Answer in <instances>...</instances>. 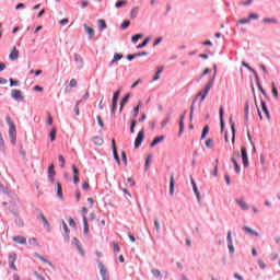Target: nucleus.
I'll list each match as a JSON object with an SVG mask.
<instances>
[{
	"instance_id": "f257e3e1",
	"label": "nucleus",
	"mask_w": 280,
	"mask_h": 280,
	"mask_svg": "<svg viewBox=\"0 0 280 280\" xmlns=\"http://www.w3.org/2000/svg\"><path fill=\"white\" fill-rule=\"evenodd\" d=\"M5 121L9 126V136L11 138V142L14 145L16 143V126H14V122L12 121V118H10V116L5 117Z\"/></svg>"
},
{
	"instance_id": "f03ea898",
	"label": "nucleus",
	"mask_w": 280,
	"mask_h": 280,
	"mask_svg": "<svg viewBox=\"0 0 280 280\" xmlns=\"http://www.w3.org/2000/svg\"><path fill=\"white\" fill-rule=\"evenodd\" d=\"M98 270L103 280H110V277L108 276V270L106 269V266H104L102 262H98Z\"/></svg>"
},
{
	"instance_id": "7ed1b4c3",
	"label": "nucleus",
	"mask_w": 280,
	"mask_h": 280,
	"mask_svg": "<svg viewBox=\"0 0 280 280\" xmlns=\"http://www.w3.org/2000/svg\"><path fill=\"white\" fill-rule=\"evenodd\" d=\"M241 156L244 167H248V151H246V147L241 148Z\"/></svg>"
},
{
	"instance_id": "20e7f679",
	"label": "nucleus",
	"mask_w": 280,
	"mask_h": 280,
	"mask_svg": "<svg viewBox=\"0 0 280 280\" xmlns=\"http://www.w3.org/2000/svg\"><path fill=\"white\" fill-rule=\"evenodd\" d=\"M211 86H213V82H210L208 83L206 86H205V90L199 92L198 95L201 96V102H205V98L207 97V95H209V91H211Z\"/></svg>"
},
{
	"instance_id": "39448f33",
	"label": "nucleus",
	"mask_w": 280,
	"mask_h": 280,
	"mask_svg": "<svg viewBox=\"0 0 280 280\" xmlns=\"http://www.w3.org/2000/svg\"><path fill=\"white\" fill-rule=\"evenodd\" d=\"M237 158H240V152L233 153L231 161L235 167L236 174H240L241 168H240V164H237Z\"/></svg>"
},
{
	"instance_id": "423d86ee",
	"label": "nucleus",
	"mask_w": 280,
	"mask_h": 280,
	"mask_svg": "<svg viewBox=\"0 0 280 280\" xmlns=\"http://www.w3.org/2000/svg\"><path fill=\"white\" fill-rule=\"evenodd\" d=\"M11 97L13 100H21V101L24 100L23 92L21 90H12L11 91Z\"/></svg>"
},
{
	"instance_id": "0eeeda50",
	"label": "nucleus",
	"mask_w": 280,
	"mask_h": 280,
	"mask_svg": "<svg viewBox=\"0 0 280 280\" xmlns=\"http://www.w3.org/2000/svg\"><path fill=\"white\" fill-rule=\"evenodd\" d=\"M121 91H116L114 93V96H113V100H112V103H113V106H112V112L115 113V108H117V101L119 100V95H120Z\"/></svg>"
},
{
	"instance_id": "6e6552de",
	"label": "nucleus",
	"mask_w": 280,
	"mask_h": 280,
	"mask_svg": "<svg viewBox=\"0 0 280 280\" xmlns=\"http://www.w3.org/2000/svg\"><path fill=\"white\" fill-rule=\"evenodd\" d=\"M14 261H16V254L15 253L9 255V266L13 270H18L16 265H14Z\"/></svg>"
},
{
	"instance_id": "1a4fd4ad",
	"label": "nucleus",
	"mask_w": 280,
	"mask_h": 280,
	"mask_svg": "<svg viewBox=\"0 0 280 280\" xmlns=\"http://www.w3.org/2000/svg\"><path fill=\"white\" fill-rule=\"evenodd\" d=\"M83 27H84L86 34L89 35L90 40H93V36H95V30H93L92 27H90L86 24H84Z\"/></svg>"
},
{
	"instance_id": "9d476101",
	"label": "nucleus",
	"mask_w": 280,
	"mask_h": 280,
	"mask_svg": "<svg viewBox=\"0 0 280 280\" xmlns=\"http://www.w3.org/2000/svg\"><path fill=\"white\" fill-rule=\"evenodd\" d=\"M56 176V170L54 167V164L48 166V178L54 183V177Z\"/></svg>"
},
{
	"instance_id": "9b49d317",
	"label": "nucleus",
	"mask_w": 280,
	"mask_h": 280,
	"mask_svg": "<svg viewBox=\"0 0 280 280\" xmlns=\"http://www.w3.org/2000/svg\"><path fill=\"white\" fill-rule=\"evenodd\" d=\"M261 110L266 117V119H270V112L268 110V106H266V102L261 101Z\"/></svg>"
},
{
	"instance_id": "f8f14e48",
	"label": "nucleus",
	"mask_w": 280,
	"mask_h": 280,
	"mask_svg": "<svg viewBox=\"0 0 280 280\" xmlns=\"http://www.w3.org/2000/svg\"><path fill=\"white\" fill-rule=\"evenodd\" d=\"M9 58L11 60H19V49H16V47H13L10 55H9Z\"/></svg>"
},
{
	"instance_id": "ddd939ff",
	"label": "nucleus",
	"mask_w": 280,
	"mask_h": 280,
	"mask_svg": "<svg viewBox=\"0 0 280 280\" xmlns=\"http://www.w3.org/2000/svg\"><path fill=\"white\" fill-rule=\"evenodd\" d=\"M13 242H16V244H27V238L22 235H18L13 236Z\"/></svg>"
},
{
	"instance_id": "4468645a",
	"label": "nucleus",
	"mask_w": 280,
	"mask_h": 280,
	"mask_svg": "<svg viewBox=\"0 0 280 280\" xmlns=\"http://www.w3.org/2000/svg\"><path fill=\"white\" fill-rule=\"evenodd\" d=\"M236 203L241 207V209H243V211H248V203H246L244 199H237Z\"/></svg>"
},
{
	"instance_id": "2eb2a0df",
	"label": "nucleus",
	"mask_w": 280,
	"mask_h": 280,
	"mask_svg": "<svg viewBox=\"0 0 280 280\" xmlns=\"http://www.w3.org/2000/svg\"><path fill=\"white\" fill-rule=\"evenodd\" d=\"M243 230L246 231L249 235H254L255 237H259V233H257L255 230L248 228V226H243Z\"/></svg>"
},
{
	"instance_id": "dca6fc26",
	"label": "nucleus",
	"mask_w": 280,
	"mask_h": 280,
	"mask_svg": "<svg viewBox=\"0 0 280 280\" xmlns=\"http://www.w3.org/2000/svg\"><path fill=\"white\" fill-rule=\"evenodd\" d=\"M220 121H221V130H224V107H220Z\"/></svg>"
},
{
	"instance_id": "f3484780",
	"label": "nucleus",
	"mask_w": 280,
	"mask_h": 280,
	"mask_svg": "<svg viewBox=\"0 0 280 280\" xmlns=\"http://www.w3.org/2000/svg\"><path fill=\"white\" fill-rule=\"evenodd\" d=\"M164 139H165V136L156 137V138L151 142V148H154V145H159V143H161V141H163Z\"/></svg>"
},
{
	"instance_id": "a211bd4d",
	"label": "nucleus",
	"mask_w": 280,
	"mask_h": 280,
	"mask_svg": "<svg viewBox=\"0 0 280 280\" xmlns=\"http://www.w3.org/2000/svg\"><path fill=\"white\" fill-rule=\"evenodd\" d=\"M121 58H124V55L115 54L114 59L109 63V67H113V65H115V62H119V60H121Z\"/></svg>"
},
{
	"instance_id": "6ab92c4d",
	"label": "nucleus",
	"mask_w": 280,
	"mask_h": 280,
	"mask_svg": "<svg viewBox=\"0 0 280 280\" xmlns=\"http://www.w3.org/2000/svg\"><path fill=\"white\" fill-rule=\"evenodd\" d=\"M93 142L95 143V145H104V138L96 136L93 138Z\"/></svg>"
},
{
	"instance_id": "aec40b11",
	"label": "nucleus",
	"mask_w": 280,
	"mask_h": 280,
	"mask_svg": "<svg viewBox=\"0 0 280 280\" xmlns=\"http://www.w3.org/2000/svg\"><path fill=\"white\" fill-rule=\"evenodd\" d=\"M39 219L42 220L44 226L46 229H49V221H47V218H45V214H43V212L39 213Z\"/></svg>"
},
{
	"instance_id": "412c9836",
	"label": "nucleus",
	"mask_w": 280,
	"mask_h": 280,
	"mask_svg": "<svg viewBox=\"0 0 280 280\" xmlns=\"http://www.w3.org/2000/svg\"><path fill=\"white\" fill-rule=\"evenodd\" d=\"M183 130H185V115H183L179 120V135H183Z\"/></svg>"
},
{
	"instance_id": "4be33fe9",
	"label": "nucleus",
	"mask_w": 280,
	"mask_h": 280,
	"mask_svg": "<svg viewBox=\"0 0 280 280\" xmlns=\"http://www.w3.org/2000/svg\"><path fill=\"white\" fill-rule=\"evenodd\" d=\"M139 145H141V131L138 132L137 138L135 140L136 150H138Z\"/></svg>"
},
{
	"instance_id": "5701e85b",
	"label": "nucleus",
	"mask_w": 280,
	"mask_h": 280,
	"mask_svg": "<svg viewBox=\"0 0 280 280\" xmlns=\"http://www.w3.org/2000/svg\"><path fill=\"white\" fill-rule=\"evenodd\" d=\"M174 185H175L174 175H172L171 176V182H170V194H171V196H174Z\"/></svg>"
},
{
	"instance_id": "b1692460",
	"label": "nucleus",
	"mask_w": 280,
	"mask_h": 280,
	"mask_svg": "<svg viewBox=\"0 0 280 280\" xmlns=\"http://www.w3.org/2000/svg\"><path fill=\"white\" fill-rule=\"evenodd\" d=\"M151 272H152L153 277H156V279L163 278V275L161 273V270H159V269H152Z\"/></svg>"
},
{
	"instance_id": "393cba45",
	"label": "nucleus",
	"mask_w": 280,
	"mask_h": 280,
	"mask_svg": "<svg viewBox=\"0 0 280 280\" xmlns=\"http://www.w3.org/2000/svg\"><path fill=\"white\" fill-rule=\"evenodd\" d=\"M97 23H98V27H100L101 32L106 30L107 25H106L105 20H98Z\"/></svg>"
},
{
	"instance_id": "a878e982",
	"label": "nucleus",
	"mask_w": 280,
	"mask_h": 280,
	"mask_svg": "<svg viewBox=\"0 0 280 280\" xmlns=\"http://www.w3.org/2000/svg\"><path fill=\"white\" fill-rule=\"evenodd\" d=\"M128 100H130V94H126V96L122 98V101L120 103V110H124V106L126 105Z\"/></svg>"
},
{
	"instance_id": "bb28decb",
	"label": "nucleus",
	"mask_w": 280,
	"mask_h": 280,
	"mask_svg": "<svg viewBox=\"0 0 280 280\" xmlns=\"http://www.w3.org/2000/svg\"><path fill=\"white\" fill-rule=\"evenodd\" d=\"M115 5H116V8H124L125 5H128V1L118 0Z\"/></svg>"
},
{
	"instance_id": "cd10ccee",
	"label": "nucleus",
	"mask_w": 280,
	"mask_h": 280,
	"mask_svg": "<svg viewBox=\"0 0 280 280\" xmlns=\"http://www.w3.org/2000/svg\"><path fill=\"white\" fill-rule=\"evenodd\" d=\"M152 164V155H149L145 160L144 170H149Z\"/></svg>"
},
{
	"instance_id": "c85d7f7f",
	"label": "nucleus",
	"mask_w": 280,
	"mask_h": 280,
	"mask_svg": "<svg viewBox=\"0 0 280 280\" xmlns=\"http://www.w3.org/2000/svg\"><path fill=\"white\" fill-rule=\"evenodd\" d=\"M271 86H272L273 97H279V90L277 89V85L275 84V82L271 83Z\"/></svg>"
},
{
	"instance_id": "c756f323",
	"label": "nucleus",
	"mask_w": 280,
	"mask_h": 280,
	"mask_svg": "<svg viewBox=\"0 0 280 280\" xmlns=\"http://www.w3.org/2000/svg\"><path fill=\"white\" fill-rule=\"evenodd\" d=\"M57 196L62 198V185L60 183H57Z\"/></svg>"
},
{
	"instance_id": "7c9ffc66",
	"label": "nucleus",
	"mask_w": 280,
	"mask_h": 280,
	"mask_svg": "<svg viewBox=\"0 0 280 280\" xmlns=\"http://www.w3.org/2000/svg\"><path fill=\"white\" fill-rule=\"evenodd\" d=\"M207 135H209V126L208 125L203 127V130L201 133V139H206Z\"/></svg>"
},
{
	"instance_id": "2f4dec72",
	"label": "nucleus",
	"mask_w": 280,
	"mask_h": 280,
	"mask_svg": "<svg viewBox=\"0 0 280 280\" xmlns=\"http://www.w3.org/2000/svg\"><path fill=\"white\" fill-rule=\"evenodd\" d=\"M83 225H84V229H83L84 234L89 235V221L86 220V218H84Z\"/></svg>"
},
{
	"instance_id": "473e14b6",
	"label": "nucleus",
	"mask_w": 280,
	"mask_h": 280,
	"mask_svg": "<svg viewBox=\"0 0 280 280\" xmlns=\"http://www.w3.org/2000/svg\"><path fill=\"white\" fill-rule=\"evenodd\" d=\"M231 130H232V143H235V124L234 122L231 125Z\"/></svg>"
},
{
	"instance_id": "72a5a7b5",
	"label": "nucleus",
	"mask_w": 280,
	"mask_h": 280,
	"mask_svg": "<svg viewBox=\"0 0 280 280\" xmlns=\"http://www.w3.org/2000/svg\"><path fill=\"white\" fill-rule=\"evenodd\" d=\"M136 126H137V120L132 119L131 124H130V132H131V135H133Z\"/></svg>"
},
{
	"instance_id": "f704fd0d",
	"label": "nucleus",
	"mask_w": 280,
	"mask_h": 280,
	"mask_svg": "<svg viewBox=\"0 0 280 280\" xmlns=\"http://www.w3.org/2000/svg\"><path fill=\"white\" fill-rule=\"evenodd\" d=\"M88 213H89V209H86V207H82L81 208V215L83 218V221H84V218H86Z\"/></svg>"
},
{
	"instance_id": "c9c22d12",
	"label": "nucleus",
	"mask_w": 280,
	"mask_h": 280,
	"mask_svg": "<svg viewBox=\"0 0 280 280\" xmlns=\"http://www.w3.org/2000/svg\"><path fill=\"white\" fill-rule=\"evenodd\" d=\"M262 21H264V23H275V24L279 23V21L277 19H268V18H266Z\"/></svg>"
},
{
	"instance_id": "e433bc0d",
	"label": "nucleus",
	"mask_w": 280,
	"mask_h": 280,
	"mask_svg": "<svg viewBox=\"0 0 280 280\" xmlns=\"http://www.w3.org/2000/svg\"><path fill=\"white\" fill-rule=\"evenodd\" d=\"M80 103H81V101H78L74 106V113L77 116L80 115Z\"/></svg>"
},
{
	"instance_id": "4c0bfd02",
	"label": "nucleus",
	"mask_w": 280,
	"mask_h": 280,
	"mask_svg": "<svg viewBox=\"0 0 280 280\" xmlns=\"http://www.w3.org/2000/svg\"><path fill=\"white\" fill-rule=\"evenodd\" d=\"M206 148H209V149L213 148V139L206 140Z\"/></svg>"
},
{
	"instance_id": "58836bf2",
	"label": "nucleus",
	"mask_w": 280,
	"mask_h": 280,
	"mask_svg": "<svg viewBox=\"0 0 280 280\" xmlns=\"http://www.w3.org/2000/svg\"><path fill=\"white\" fill-rule=\"evenodd\" d=\"M50 141H56V128H52L50 131Z\"/></svg>"
},
{
	"instance_id": "ea45409f",
	"label": "nucleus",
	"mask_w": 280,
	"mask_h": 280,
	"mask_svg": "<svg viewBox=\"0 0 280 280\" xmlns=\"http://www.w3.org/2000/svg\"><path fill=\"white\" fill-rule=\"evenodd\" d=\"M121 30H127V27H130V21L126 20L124 21V23L121 24Z\"/></svg>"
},
{
	"instance_id": "a19ab883",
	"label": "nucleus",
	"mask_w": 280,
	"mask_h": 280,
	"mask_svg": "<svg viewBox=\"0 0 280 280\" xmlns=\"http://www.w3.org/2000/svg\"><path fill=\"white\" fill-rule=\"evenodd\" d=\"M138 56H141V52L133 54V55H128L127 60H135V58H137Z\"/></svg>"
},
{
	"instance_id": "79ce46f5",
	"label": "nucleus",
	"mask_w": 280,
	"mask_h": 280,
	"mask_svg": "<svg viewBox=\"0 0 280 280\" xmlns=\"http://www.w3.org/2000/svg\"><path fill=\"white\" fill-rule=\"evenodd\" d=\"M113 248H114V253H119L121 250V248H119L118 243H113Z\"/></svg>"
},
{
	"instance_id": "37998d69",
	"label": "nucleus",
	"mask_w": 280,
	"mask_h": 280,
	"mask_svg": "<svg viewBox=\"0 0 280 280\" xmlns=\"http://www.w3.org/2000/svg\"><path fill=\"white\" fill-rule=\"evenodd\" d=\"M140 38H141V34H137L131 37V40L132 43H137L138 40H140Z\"/></svg>"
},
{
	"instance_id": "c03bdc74",
	"label": "nucleus",
	"mask_w": 280,
	"mask_h": 280,
	"mask_svg": "<svg viewBox=\"0 0 280 280\" xmlns=\"http://www.w3.org/2000/svg\"><path fill=\"white\" fill-rule=\"evenodd\" d=\"M96 119L98 121V126H101L102 130H104V121L102 120V116H97Z\"/></svg>"
},
{
	"instance_id": "a18cd8bd",
	"label": "nucleus",
	"mask_w": 280,
	"mask_h": 280,
	"mask_svg": "<svg viewBox=\"0 0 280 280\" xmlns=\"http://www.w3.org/2000/svg\"><path fill=\"white\" fill-rule=\"evenodd\" d=\"M82 189H83L84 191H89V189H91V186L88 184V182H84V183L82 184Z\"/></svg>"
},
{
	"instance_id": "49530a36",
	"label": "nucleus",
	"mask_w": 280,
	"mask_h": 280,
	"mask_svg": "<svg viewBox=\"0 0 280 280\" xmlns=\"http://www.w3.org/2000/svg\"><path fill=\"white\" fill-rule=\"evenodd\" d=\"M59 163H60V167H61V168L65 167V163H66L65 156L59 155Z\"/></svg>"
},
{
	"instance_id": "de8ad7c7",
	"label": "nucleus",
	"mask_w": 280,
	"mask_h": 280,
	"mask_svg": "<svg viewBox=\"0 0 280 280\" xmlns=\"http://www.w3.org/2000/svg\"><path fill=\"white\" fill-rule=\"evenodd\" d=\"M70 86L71 89H75V86H78V81L75 79L70 80Z\"/></svg>"
},
{
	"instance_id": "09e8293b",
	"label": "nucleus",
	"mask_w": 280,
	"mask_h": 280,
	"mask_svg": "<svg viewBox=\"0 0 280 280\" xmlns=\"http://www.w3.org/2000/svg\"><path fill=\"white\" fill-rule=\"evenodd\" d=\"M38 257V259H40L42 261H44V264H49V266H51V262L49 260H47L45 257L40 256V255H36Z\"/></svg>"
},
{
	"instance_id": "8fccbe9b",
	"label": "nucleus",
	"mask_w": 280,
	"mask_h": 280,
	"mask_svg": "<svg viewBox=\"0 0 280 280\" xmlns=\"http://www.w3.org/2000/svg\"><path fill=\"white\" fill-rule=\"evenodd\" d=\"M226 240H228V244H233V237L231 236V231L228 232Z\"/></svg>"
},
{
	"instance_id": "3c124183",
	"label": "nucleus",
	"mask_w": 280,
	"mask_h": 280,
	"mask_svg": "<svg viewBox=\"0 0 280 280\" xmlns=\"http://www.w3.org/2000/svg\"><path fill=\"white\" fill-rule=\"evenodd\" d=\"M10 86H19V81H14V79H9Z\"/></svg>"
},
{
	"instance_id": "603ef678",
	"label": "nucleus",
	"mask_w": 280,
	"mask_h": 280,
	"mask_svg": "<svg viewBox=\"0 0 280 280\" xmlns=\"http://www.w3.org/2000/svg\"><path fill=\"white\" fill-rule=\"evenodd\" d=\"M238 23L241 24V25H244V24H246V23H250V19L248 18V19H241L240 21H238Z\"/></svg>"
},
{
	"instance_id": "864d4df0",
	"label": "nucleus",
	"mask_w": 280,
	"mask_h": 280,
	"mask_svg": "<svg viewBox=\"0 0 280 280\" xmlns=\"http://www.w3.org/2000/svg\"><path fill=\"white\" fill-rule=\"evenodd\" d=\"M127 183H128L129 187H135V179H132V177H129L127 179Z\"/></svg>"
},
{
	"instance_id": "5fc2aeb1",
	"label": "nucleus",
	"mask_w": 280,
	"mask_h": 280,
	"mask_svg": "<svg viewBox=\"0 0 280 280\" xmlns=\"http://www.w3.org/2000/svg\"><path fill=\"white\" fill-rule=\"evenodd\" d=\"M73 183L78 185L80 183V175H73Z\"/></svg>"
},
{
	"instance_id": "6e6d98bb",
	"label": "nucleus",
	"mask_w": 280,
	"mask_h": 280,
	"mask_svg": "<svg viewBox=\"0 0 280 280\" xmlns=\"http://www.w3.org/2000/svg\"><path fill=\"white\" fill-rule=\"evenodd\" d=\"M62 226H63L65 233L69 235V226H67V223L65 221H62Z\"/></svg>"
},
{
	"instance_id": "4d7b16f0",
	"label": "nucleus",
	"mask_w": 280,
	"mask_h": 280,
	"mask_svg": "<svg viewBox=\"0 0 280 280\" xmlns=\"http://www.w3.org/2000/svg\"><path fill=\"white\" fill-rule=\"evenodd\" d=\"M72 172L75 175H80V171L78 170V167L75 165H72Z\"/></svg>"
},
{
	"instance_id": "13d9d810",
	"label": "nucleus",
	"mask_w": 280,
	"mask_h": 280,
	"mask_svg": "<svg viewBox=\"0 0 280 280\" xmlns=\"http://www.w3.org/2000/svg\"><path fill=\"white\" fill-rule=\"evenodd\" d=\"M69 225L72 226V229H75V221L73 220V218L69 219Z\"/></svg>"
},
{
	"instance_id": "bf43d9fd",
	"label": "nucleus",
	"mask_w": 280,
	"mask_h": 280,
	"mask_svg": "<svg viewBox=\"0 0 280 280\" xmlns=\"http://www.w3.org/2000/svg\"><path fill=\"white\" fill-rule=\"evenodd\" d=\"M228 248L230 253H235V247H233V243L228 244Z\"/></svg>"
},
{
	"instance_id": "052dcab7",
	"label": "nucleus",
	"mask_w": 280,
	"mask_h": 280,
	"mask_svg": "<svg viewBox=\"0 0 280 280\" xmlns=\"http://www.w3.org/2000/svg\"><path fill=\"white\" fill-rule=\"evenodd\" d=\"M258 265H259V268H261V270L266 268V262L264 260H258Z\"/></svg>"
},
{
	"instance_id": "680f3d73",
	"label": "nucleus",
	"mask_w": 280,
	"mask_h": 280,
	"mask_svg": "<svg viewBox=\"0 0 280 280\" xmlns=\"http://www.w3.org/2000/svg\"><path fill=\"white\" fill-rule=\"evenodd\" d=\"M121 159H122L125 165H128V160H127V158H126V152H122V153H121Z\"/></svg>"
},
{
	"instance_id": "e2e57ef3",
	"label": "nucleus",
	"mask_w": 280,
	"mask_h": 280,
	"mask_svg": "<svg viewBox=\"0 0 280 280\" xmlns=\"http://www.w3.org/2000/svg\"><path fill=\"white\" fill-rule=\"evenodd\" d=\"M139 115V105H137L135 108H133V117H137Z\"/></svg>"
},
{
	"instance_id": "0e129e2a",
	"label": "nucleus",
	"mask_w": 280,
	"mask_h": 280,
	"mask_svg": "<svg viewBox=\"0 0 280 280\" xmlns=\"http://www.w3.org/2000/svg\"><path fill=\"white\" fill-rule=\"evenodd\" d=\"M194 192H195V196H196L198 202H200V190L197 189Z\"/></svg>"
},
{
	"instance_id": "69168bd1",
	"label": "nucleus",
	"mask_w": 280,
	"mask_h": 280,
	"mask_svg": "<svg viewBox=\"0 0 280 280\" xmlns=\"http://www.w3.org/2000/svg\"><path fill=\"white\" fill-rule=\"evenodd\" d=\"M150 43V37H147L143 43L141 44V47H145Z\"/></svg>"
},
{
	"instance_id": "338daca9",
	"label": "nucleus",
	"mask_w": 280,
	"mask_h": 280,
	"mask_svg": "<svg viewBox=\"0 0 280 280\" xmlns=\"http://www.w3.org/2000/svg\"><path fill=\"white\" fill-rule=\"evenodd\" d=\"M208 73H211V68H206L201 75H207Z\"/></svg>"
},
{
	"instance_id": "774afa93",
	"label": "nucleus",
	"mask_w": 280,
	"mask_h": 280,
	"mask_svg": "<svg viewBox=\"0 0 280 280\" xmlns=\"http://www.w3.org/2000/svg\"><path fill=\"white\" fill-rule=\"evenodd\" d=\"M69 23V19H63L60 21V25H67Z\"/></svg>"
}]
</instances>
